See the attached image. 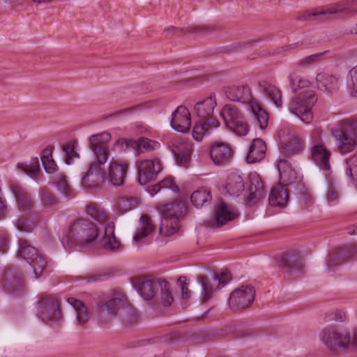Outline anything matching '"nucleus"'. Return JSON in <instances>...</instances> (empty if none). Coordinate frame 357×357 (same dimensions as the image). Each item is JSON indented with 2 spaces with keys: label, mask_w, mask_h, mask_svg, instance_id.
Returning a JSON list of instances; mask_svg holds the SVG:
<instances>
[{
  "label": "nucleus",
  "mask_w": 357,
  "mask_h": 357,
  "mask_svg": "<svg viewBox=\"0 0 357 357\" xmlns=\"http://www.w3.org/2000/svg\"><path fill=\"white\" fill-rule=\"evenodd\" d=\"M99 236L96 224L85 218L73 220L63 235L61 241L66 250L75 245L86 246L93 243Z\"/></svg>",
  "instance_id": "nucleus-1"
},
{
  "label": "nucleus",
  "mask_w": 357,
  "mask_h": 357,
  "mask_svg": "<svg viewBox=\"0 0 357 357\" xmlns=\"http://www.w3.org/2000/svg\"><path fill=\"white\" fill-rule=\"evenodd\" d=\"M157 209L161 213L162 220L159 233L162 234L165 227V235L167 236L177 233L181 227V221L188 215V206L181 200L176 199L169 204L158 205Z\"/></svg>",
  "instance_id": "nucleus-2"
},
{
  "label": "nucleus",
  "mask_w": 357,
  "mask_h": 357,
  "mask_svg": "<svg viewBox=\"0 0 357 357\" xmlns=\"http://www.w3.org/2000/svg\"><path fill=\"white\" fill-rule=\"evenodd\" d=\"M217 103L215 96L211 95L203 101L198 102L195 105L197 116L199 118L192 129L193 138L201 141L205 135L220 126L219 121L213 116V110Z\"/></svg>",
  "instance_id": "nucleus-3"
},
{
  "label": "nucleus",
  "mask_w": 357,
  "mask_h": 357,
  "mask_svg": "<svg viewBox=\"0 0 357 357\" xmlns=\"http://www.w3.org/2000/svg\"><path fill=\"white\" fill-rule=\"evenodd\" d=\"M317 100L315 92L313 90H306L291 99L289 104V109L302 121L309 123L313 119L311 109Z\"/></svg>",
  "instance_id": "nucleus-4"
},
{
  "label": "nucleus",
  "mask_w": 357,
  "mask_h": 357,
  "mask_svg": "<svg viewBox=\"0 0 357 357\" xmlns=\"http://www.w3.org/2000/svg\"><path fill=\"white\" fill-rule=\"evenodd\" d=\"M321 340L324 344L334 354L340 349H346L351 344V335L347 330L329 326L323 329Z\"/></svg>",
  "instance_id": "nucleus-5"
},
{
  "label": "nucleus",
  "mask_w": 357,
  "mask_h": 357,
  "mask_svg": "<svg viewBox=\"0 0 357 357\" xmlns=\"http://www.w3.org/2000/svg\"><path fill=\"white\" fill-rule=\"evenodd\" d=\"M226 127L238 136H245L249 131V126L240 110L231 105H226L220 112Z\"/></svg>",
  "instance_id": "nucleus-6"
},
{
  "label": "nucleus",
  "mask_w": 357,
  "mask_h": 357,
  "mask_svg": "<svg viewBox=\"0 0 357 357\" xmlns=\"http://www.w3.org/2000/svg\"><path fill=\"white\" fill-rule=\"evenodd\" d=\"M342 13L347 15H354L357 13V0H347L330 5L327 7L317 8L307 10L297 17V20H308L311 17L325 15L327 14Z\"/></svg>",
  "instance_id": "nucleus-7"
},
{
  "label": "nucleus",
  "mask_w": 357,
  "mask_h": 357,
  "mask_svg": "<svg viewBox=\"0 0 357 357\" xmlns=\"http://www.w3.org/2000/svg\"><path fill=\"white\" fill-rule=\"evenodd\" d=\"M1 284L9 294L20 296L25 289V281L21 270L15 266H8L3 271Z\"/></svg>",
  "instance_id": "nucleus-8"
},
{
  "label": "nucleus",
  "mask_w": 357,
  "mask_h": 357,
  "mask_svg": "<svg viewBox=\"0 0 357 357\" xmlns=\"http://www.w3.org/2000/svg\"><path fill=\"white\" fill-rule=\"evenodd\" d=\"M38 317L44 322L59 321L63 319L59 302L54 295L43 294L38 301Z\"/></svg>",
  "instance_id": "nucleus-9"
},
{
  "label": "nucleus",
  "mask_w": 357,
  "mask_h": 357,
  "mask_svg": "<svg viewBox=\"0 0 357 357\" xmlns=\"http://www.w3.org/2000/svg\"><path fill=\"white\" fill-rule=\"evenodd\" d=\"M255 299V288L252 285H242L230 294L228 303L232 311L238 312L249 307Z\"/></svg>",
  "instance_id": "nucleus-10"
},
{
  "label": "nucleus",
  "mask_w": 357,
  "mask_h": 357,
  "mask_svg": "<svg viewBox=\"0 0 357 357\" xmlns=\"http://www.w3.org/2000/svg\"><path fill=\"white\" fill-rule=\"evenodd\" d=\"M137 167L138 182L142 185L155 179L162 169L159 159L139 161L137 162Z\"/></svg>",
  "instance_id": "nucleus-11"
},
{
  "label": "nucleus",
  "mask_w": 357,
  "mask_h": 357,
  "mask_svg": "<svg viewBox=\"0 0 357 357\" xmlns=\"http://www.w3.org/2000/svg\"><path fill=\"white\" fill-rule=\"evenodd\" d=\"M197 278L204 291L202 301L205 303L211 298L214 286L216 285V288H218L221 284L225 285L229 281L231 277L229 272L223 271L220 273H215L211 280L204 275H199Z\"/></svg>",
  "instance_id": "nucleus-12"
},
{
  "label": "nucleus",
  "mask_w": 357,
  "mask_h": 357,
  "mask_svg": "<svg viewBox=\"0 0 357 357\" xmlns=\"http://www.w3.org/2000/svg\"><path fill=\"white\" fill-rule=\"evenodd\" d=\"M357 254V245L354 244L342 245L333 250L328 257L327 266L330 271L333 267L345 263Z\"/></svg>",
  "instance_id": "nucleus-13"
},
{
  "label": "nucleus",
  "mask_w": 357,
  "mask_h": 357,
  "mask_svg": "<svg viewBox=\"0 0 357 357\" xmlns=\"http://www.w3.org/2000/svg\"><path fill=\"white\" fill-rule=\"evenodd\" d=\"M237 216V213L230 208L225 202L220 201L215 208L214 218L207 220L205 225L213 229L220 228L227 222L235 219Z\"/></svg>",
  "instance_id": "nucleus-14"
},
{
  "label": "nucleus",
  "mask_w": 357,
  "mask_h": 357,
  "mask_svg": "<svg viewBox=\"0 0 357 357\" xmlns=\"http://www.w3.org/2000/svg\"><path fill=\"white\" fill-rule=\"evenodd\" d=\"M332 132L340 142V151L342 153L350 152L357 144V121L348 128V130L337 129Z\"/></svg>",
  "instance_id": "nucleus-15"
},
{
  "label": "nucleus",
  "mask_w": 357,
  "mask_h": 357,
  "mask_svg": "<svg viewBox=\"0 0 357 357\" xmlns=\"http://www.w3.org/2000/svg\"><path fill=\"white\" fill-rule=\"evenodd\" d=\"M129 163L127 161L114 160L109 162L107 172V179L109 183L114 186H121L124 184Z\"/></svg>",
  "instance_id": "nucleus-16"
},
{
  "label": "nucleus",
  "mask_w": 357,
  "mask_h": 357,
  "mask_svg": "<svg viewBox=\"0 0 357 357\" xmlns=\"http://www.w3.org/2000/svg\"><path fill=\"white\" fill-rule=\"evenodd\" d=\"M105 181V172L98 164L93 162L82 178V185L86 189H95L101 186Z\"/></svg>",
  "instance_id": "nucleus-17"
},
{
  "label": "nucleus",
  "mask_w": 357,
  "mask_h": 357,
  "mask_svg": "<svg viewBox=\"0 0 357 357\" xmlns=\"http://www.w3.org/2000/svg\"><path fill=\"white\" fill-rule=\"evenodd\" d=\"M311 158L323 171L331 172V151L322 144L317 143L310 148Z\"/></svg>",
  "instance_id": "nucleus-18"
},
{
  "label": "nucleus",
  "mask_w": 357,
  "mask_h": 357,
  "mask_svg": "<svg viewBox=\"0 0 357 357\" xmlns=\"http://www.w3.org/2000/svg\"><path fill=\"white\" fill-rule=\"evenodd\" d=\"M132 284L139 295L147 301L154 298L159 287L158 282L144 277L134 278Z\"/></svg>",
  "instance_id": "nucleus-19"
},
{
  "label": "nucleus",
  "mask_w": 357,
  "mask_h": 357,
  "mask_svg": "<svg viewBox=\"0 0 357 357\" xmlns=\"http://www.w3.org/2000/svg\"><path fill=\"white\" fill-rule=\"evenodd\" d=\"M234 151L225 143L215 142L211 146L210 156L215 165H225L231 162Z\"/></svg>",
  "instance_id": "nucleus-20"
},
{
  "label": "nucleus",
  "mask_w": 357,
  "mask_h": 357,
  "mask_svg": "<svg viewBox=\"0 0 357 357\" xmlns=\"http://www.w3.org/2000/svg\"><path fill=\"white\" fill-rule=\"evenodd\" d=\"M172 127L176 131L185 132L190 128L191 117L188 109L180 105L172 114L171 120Z\"/></svg>",
  "instance_id": "nucleus-21"
},
{
  "label": "nucleus",
  "mask_w": 357,
  "mask_h": 357,
  "mask_svg": "<svg viewBox=\"0 0 357 357\" xmlns=\"http://www.w3.org/2000/svg\"><path fill=\"white\" fill-rule=\"evenodd\" d=\"M9 188L20 211H28L33 207L34 202L31 195L20 185L15 181H10Z\"/></svg>",
  "instance_id": "nucleus-22"
},
{
  "label": "nucleus",
  "mask_w": 357,
  "mask_h": 357,
  "mask_svg": "<svg viewBox=\"0 0 357 357\" xmlns=\"http://www.w3.org/2000/svg\"><path fill=\"white\" fill-rule=\"evenodd\" d=\"M126 299L125 295H121L107 300L100 305V315L104 317L107 314L111 318L118 317L120 311L126 303Z\"/></svg>",
  "instance_id": "nucleus-23"
},
{
  "label": "nucleus",
  "mask_w": 357,
  "mask_h": 357,
  "mask_svg": "<svg viewBox=\"0 0 357 357\" xmlns=\"http://www.w3.org/2000/svg\"><path fill=\"white\" fill-rule=\"evenodd\" d=\"M225 92L227 98L231 101L248 104L252 100L251 90L247 84L227 87Z\"/></svg>",
  "instance_id": "nucleus-24"
},
{
  "label": "nucleus",
  "mask_w": 357,
  "mask_h": 357,
  "mask_svg": "<svg viewBox=\"0 0 357 357\" xmlns=\"http://www.w3.org/2000/svg\"><path fill=\"white\" fill-rule=\"evenodd\" d=\"M177 165L187 167L191 158L192 148L188 144L178 142L169 146Z\"/></svg>",
  "instance_id": "nucleus-25"
},
{
  "label": "nucleus",
  "mask_w": 357,
  "mask_h": 357,
  "mask_svg": "<svg viewBox=\"0 0 357 357\" xmlns=\"http://www.w3.org/2000/svg\"><path fill=\"white\" fill-rule=\"evenodd\" d=\"M277 265L287 271L298 270L303 266L301 256L296 252H287L278 256Z\"/></svg>",
  "instance_id": "nucleus-26"
},
{
  "label": "nucleus",
  "mask_w": 357,
  "mask_h": 357,
  "mask_svg": "<svg viewBox=\"0 0 357 357\" xmlns=\"http://www.w3.org/2000/svg\"><path fill=\"white\" fill-rule=\"evenodd\" d=\"M102 247L112 252H117L122 249L121 242L114 236V225L109 222L105 228V234L100 240Z\"/></svg>",
  "instance_id": "nucleus-27"
},
{
  "label": "nucleus",
  "mask_w": 357,
  "mask_h": 357,
  "mask_svg": "<svg viewBox=\"0 0 357 357\" xmlns=\"http://www.w3.org/2000/svg\"><path fill=\"white\" fill-rule=\"evenodd\" d=\"M250 193L247 202L249 204H255L266 196L264 183L260 176L257 174L250 176Z\"/></svg>",
  "instance_id": "nucleus-28"
},
{
  "label": "nucleus",
  "mask_w": 357,
  "mask_h": 357,
  "mask_svg": "<svg viewBox=\"0 0 357 357\" xmlns=\"http://www.w3.org/2000/svg\"><path fill=\"white\" fill-rule=\"evenodd\" d=\"M316 84L319 90L328 93H332L339 89L338 78L324 72L317 75Z\"/></svg>",
  "instance_id": "nucleus-29"
},
{
  "label": "nucleus",
  "mask_w": 357,
  "mask_h": 357,
  "mask_svg": "<svg viewBox=\"0 0 357 357\" xmlns=\"http://www.w3.org/2000/svg\"><path fill=\"white\" fill-rule=\"evenodd\" d=\"M259 90L278 107H281L282 105L281 91L273 85L270 82L261 80L258 82Z\"/></svg>",
  "instance_id": "nucleus-30"
},
{
  "label": "nucleus",
  "mask_w": 357,
  "mask_h": 357,
  "mask_svg": "<svg viewBox=\"0 0 357 357\" xmlns=\"http://www.w3.org/2000/svg\"><path fill=\"white\" fill-rule=\"evenodd\" d=\"M141 225L139 227L133 236L135 243H140L144 238L149 236L155 229L151 218L147 214H143L140 218Z\"/></svg>",
  "instance_id": "nucleus-31"
},
{
  "label": "nucleus",
  "mask_w": 357,
  "mask_h": 357,
  "mask_svg": "<svg viewBox=\"0 0 357 357\" xmlns=\"http://www.w3.org/2000/svg\"><path fill=\"white\" fill-rule=\"evenodd\" d=\"M266 144L260 138H256L252 141L249 148L246 160L249 163H255L261 160L266 154Z\"/></svg>",
  "instance_id": "nucleus-32"
},
{
  "label": "nucleus",
  "mask_w": 357,
  "mask_h": 357,
  "mask_svg": "<svg viewBox=\"0 0 357 357\" xmlns=\"http://www.w3.org/2000/svg\"><path fill=\"white\" fill-rule=\"evenodd\" d=\"M289 199V193L287 188L278 184L274 186L269 194L268 202L273 206H284Z\"/></svg>",
  "instance_id": "nucleus-33"
},
{
  "label": "nucleus",
  "mask_w": 357,
  "mask_h": 357,
  "mask_svg": "<svg viewBox=\"0 0 357 357\" xmlns=\"http://www.w3.org/2000/svg\"><path fill=\"white\" fill-rule=\"evenodd\" d=\"M281 153L287 156L300 153L303 148V140L296 135L291 137L287 141L280 139Z\"/></svg>",
  "instance_id": "nucleus-34"
},
{
  "label": "nucleus",
  "mask_w": 357,
  "mask_h": 357,
  "mask_svg": "<svg viewBox=\"0 0 357 357\" xmlns=\"http://www.w3.org/2000/svg\"><path fill=\"white\" fill-rule=\"evenodd\" d=\"M287 188L289 193H291L296 196L301 205L305 206L311 200L310 194L308 192L304 183L300 180L292 183L291 185Z\"/></svg>",
  "instance_id": "nucleus-35"
},
{
  "label": "nucleus",
  "mask_w": 357,
  "mask_h": 357,
  "mask_svg": "<svg viewBox=\"0 0 357 357\" xmlns=\"http://www.w3.org/2000/svg\"><path fill=\"white\" fill-rule=\"evenodd\" d=\"M225 188L230 195L238 196L245 188L243 178L236 173L230 174L228 176Z\"/></svg>",
  "instance_id": "nucleus-36"
},
{
  "label": "nucleus",
  "mask_w": 357,
  "mask_h": 357,
  "mask_svg": "<svg viewBox=\"0 0 357 357\" xmlns=\"http://www.w3.org/2000/svg\"><path fill=\"white\" fill-rule=\"evenodd\" d=\"M85 211L89 217L100 224H104L109 218L106 211L95 202L87 204L85 207Z\"/></svg>",
  "instance_id": "nucleus-37"
},
{
  "label": "nucleus",
  "mask_w": 357,
  "mask_h": 357,
  "mask_svg": "<svg viewBox=\"0 0 357 357\" xmlns=\"http://www.w3.org/2000/svg\"><path fill=\"white\" fill-rule=\"evenodd\" d=\"M67 301L76 312L78 324L82 326L85 325L89 319L88 310L86 305L81 301L73 297L68 298Z\"/></svg>",
  "instance_id": "nucleus-38"
},
{
  "label": "nucleus",
  "mask_w": 357,
  "mask_h": 357,
  "mask_svg": "<svg viewBox=\"0 0 357 357\" xmlns=\"http://www.w3.org/2000/svg\"><path fill=\"white\" fill-rule=\"evenodd\" d=\"M19 250L17 256L23 258L27 262H29L39 252L38 250L30 245L26 239H19Z\"/></svg>",
  "instance_id": "nucleus-39"
},
{
  "label": "nucleus",
  "mask_w": 357,
  "mask_h": 357,
  "mask_svg": "<svg viewBox=\"0 0 357 357\" xmlns=\"http://www.w3.org/2000/svg\"><path fill=\"white\" fill-rule=\"evenodd\" d=\"M211 199V192L204 188H200L194 191L190 196L192 204L197 208L203 206L205 203L210 202Z\"/></svg>",
  "instance_id": "nucleus-40"
},
{
  "label": "nucleus",
  "mask_w": 357,
  "mask_h": 357,
  "mask_svg": "<svg viewBox=\"0 0 357 357\" xmlns=\"http://www.w3.org/2000/svg\"><path fill=\"white\" fill-rule=\"evenodd\" d=\"M118 317L126 325L132 324L136 322L137 313L135 309L128 303L127 298Z\"/></svg>",
  "instance_id": "nucleus-41"
},
{
  "label": "nucleus",
  "mask_w": 357,
  "mask_h": 357,
  "mask_svg": "<svg viewBox=\"0 0 357 357\" xmlns=\"http://www.w3.org/2000/svg\"><path fill=\"white\" fill-rule=\"evenodd\" d=\"M134 143L133 149L137 155H139L141 152L153 151L155 149V146L158 145L157 142L144 137L134 140Z\"/></svg>",
  "instance_id": "nucleus-42"
},
{
  "label": "nucleus",
  "mask_w": 357,
  "mask_h": 357,
  "mask_svg": "<svg viewBox=\"0 0 357 357\" xmlns=\"http://www.w3.org/2000/svg\"><path fill=\"white\" fill-rule=\"evenodd\" d=\"M164 188L170 189L174 192L179 191V188L175 184L173 178L171 177H166L159 183L149 187L148 191L153 195Z\"/></svg>",
  "instance_id": "nucleus-43"
},
{
  "label": "nucleus",
  "mask_w": 357,
  "mask_h": 357,
  "mask_svg": "<svg viewBox=\"0 0 357 357\" xmlns=\"http://www.w3.org/2000/svg\"><path fill=\"white\" fill-rule=\"evenodd\" d=\"M138 202L136 198L132 197H121L117 199L116 208L121 214H123L135 208Z\"/></svg>",
  "instance_id": "nucleus-44"
},
{
  "label": "nucleus",
  "mask_w": 357,
  "mask_h": 357,
  "mask_svg": "<svg viewBox=\"0 0 357 357\" xmlns=\"http://www.w3.org/2000/svg\"><path fill=\"white\" fill-rule=\"evenodd\" d=\"M158 284L161 290V303L165 307L172 305L174 301V297L170 290L169 282L165 279H159Z\"/></svg>",
  "instance_id": "nucleus-45"
},
{
  "label": "nucleus",
  "mask_w": 357,
  "mask_h": 357,
  "mask_svg": "<svg viewBox=\"0 0 357 357\" xmlns=\"http://www.w3.org/2000/svg\"><path fill=\"white\" fill-rule=\"evenodd\" d=\"M251 111L255 116V118L258 121L261 129H265L268 126V114L261 107V106L257 103L252 104L251 105Z\"/></svg>",
  "instance_id": "nucleus-46"
},
{
  "label": "nucleus",
  "mask_w": 357,
  "mask_h": 357,
  "mask_svg": "<svg viewBox=\"0 0 357 357\" xmlns=\"http://www.w3.org/2000/svg\"><path fill=\"white\" fill-rule=\"evenodd\" d=\"M28 264L31 266L36 278H39L42 275L47 266L45 258L39 252Z\"/></svg>",
  "instance_id": "nucleus-47"
},
{
  "label": "nucleus",
  "mask_w": 357,
  "mask_h": 357,
  "mask_svg": "<svg viewBox=\"0 0 357 357\" xmlns=\"http://www.w3.org/2000/svg\"><path fill=\"white\" fill-rule=\"evenodd\" d=\"M280 178L281 180V183L279 184L283 185L284 187L288 188L291 185L292 183L298 181V179L296 176V172L295 170L292 169L291 167H288L283 171H280Z\"/></svg>",
  "instance_id": "nucleus-48"
},
{
  "label": "nucleus",
  "mask_w": 357,
  "mask_h": 357,
  "mask_svg": "<svg viewBox=\"0 0 357 357\" xmlns=\"http://www.w3.org/2000/svg\"><path fill=\"white\" fill-rule=\"evenodd\" d=\"M54 183L58 189L66 196H71L72 189L68 185L67 177L63 174H59L55 176Z\"/></svg>",
  "instance_id": "nucleus-49"
},
{
  "label": "nucleus",
  "mask_w": 357,
  "mask_h": 357,
  "mask_svg": "<svg viewBox=\"0 0 357 357\" xmlns=\"http://www.w3.org/2000/svg\"><path fill=\"white\" fill-rule=\"evenodd\" d=\"M40 197L41 202L45 206H52L58 202L55 195L47 188H40Z\"/></svg>",
  "instance_id": "nucleus-50"
},
{
  "label": "nucleus",
  "mask_w": 357,
  "mask_h": 357,
  "mask_svg": "<svg viewBox=\"0 0 357 357\" xmlns=\"http://www.w3.org/2000/svg\"><path fill=\"white\" fill-rule=\"evenodd\" d=\"M289 80L291 88L294 93L301 89L308 87L310 84L308 80L303 79L299 75L294 73H290L289 75Z\"/></svg>",
  "instance_id": "nucleus-51"
},
{
  "label": "nucleus",
  "mask_w": 357,
  "mask_h": 357,
  "mask_svg": "<svg viewBox=\"0 0 357 357\" xmlns=\"http://www.w3.org/2000/svg\"><path fill=\"white\" fill-rule=\"evenodd\" d=\"M94 155H96L97 162H95L96 164H98L100 167L104 165L107 160H108L109 155V151L106 146H100V147H91Z\"/></svg>",
  "instance_id": "nucleus-52"
},
{
  "label": "nucleus",
  "mask_w": 357,
  "mask_h": 357,
  "mask_svg": "<svg viewBox=\"0 0 357 357\" xmlns=\"http://www.w3.org/2000/svg\"><path fill=\"white\" fill-rule=\"evenodd\" d=\"M110 138L111 136L108 132L91 135L89 138L90 147L106 146L105 144L109 141Z\"/></svg>",
  "instance_id": "nucleus-53"
},
{
  "label": "nucleus",
  "mask_w": 357,
  "mask_h": 357,
  "mask_svg": "<svg viewBox=\"0 0 357 357\" xmlns=\"http://www.w3.org/2000/svg\"><path fill=\"white\" fill-rule=\"evenodd\" d=\"M347 167L346 174L353 181L357 180V155H354L346 160Z\"/></svg>",
  "instance_id": "nucleus-54"
},
{
  "label": "nucleus",
  "mask_w": 357,
  "mask_h": 357,
  "mask_svg": "<svg viewBox=\"0 0 357 357\" xmlns=\"http://www.w3.org/2000/svg\"><path fill=\"white\" fill-rule=\"evenodd\" d=\"M62 150L65 155V162L67 165L73 162V158L79 157L75 151V147L73 142H68L62 146Z\"/></svg>",
  "instance_id": "nucleus-55"
},
{
  "label": "nucleus",
  "mask_w": 357,
  "mask_h": 357,
  "mask_svg": "<svg viewBox=\"0 0 357 357\" xmlns=\"http://www.w3.org/2000/svg\"><path fill=\"white\" fill-rule=\"evenodd\" d=\"M18 168L29 175H36L40 170L38 160L36 158V160H33V162L30 165L19 163Z\"/></svg>",
  "instance_id": "nucleus-56"
},
{
  "label": "nucleus",
  "mask_w": 357,
  "mask_h": 357,
  "mask_svg": "<svg viewBox=\"0 0 357 357\" xmlns=\"http://www.w3.org/2000/svg\"><path fill=\"white\" fill-rule=\"evenodd\" d=\"M339 192L336 188L331 184L328 183V190L326 197L329 205H336L339 200Z\"/></svg>",
  "instance_id": "nucleus-57"
},
{
  "label": "nucleus",
  "mask_w": 357,
  "mask_h": 357,
  "mask_svg": "<svg viewBox=\"0 0 357 357\" xmlns=\"http://www.w3.org/2000/svg\"><path fill=\"white\" fill-rule=\"evenodd\" d=\"M324 53H319V54H314L307 56L302 59L301 60H300L297 63V66L299 67H304V68L308 67V66L318 62L320 59L321 56Z\"/></svg>",
  "instance_id": "nucleus-58"
},
{
  "label": "nucleus",
  "mask_w": 357,
  "mask_h": 357,
  "mask_svg": "<svg viewBox=\"0 0 357 357\" xmlns=\"http://www.w3.org/2000/svg\"><path fill=\"white\" fill-rule=\"evenodd\" d=\"M134 144L135 143L133 139H119L114 143L113 149L118 150L119 151H125L127 149H133Z\"/></svg>",
  "instance_id": "nucleus-59"
},
{
  "label": "nucleus",
  "mask_w": 357,
  "mask_h": 357,
  "mask_svg": "<svg viewBox=\"0 0 357 357\" xmlns=\"http://www.w3.org/2000/svg\"><path fill=\"white\" fill-rule=\"evenodd\" d=\"M178 282L180 283L182 299H188L190 297L191 292L188 287V283L186 282V278L180 277L178 280Z\"/></svg>",
  "instance_id": "nucleus-60"
},
{
  "label": "nucleus",
  "mask_w": 357,
  "mask_h": 357,
  "mask_svg": "<svg viewBox=\"0 0 357 357\" xmlns=\"http://www.w3.org/2000/svg\"><path fill=\"white\" fill-rule=\"evenodd\" d=\"M18 230L23 232H31L33 230V225L27 222L24 218L18 219L15 223Z\"/></svg>",
  "instance_id": "nucleus-61"
},
{
  "label": "nucleus",
  "mask_w": 357,
  "mask_h": 357,
  "mask_svg": "<svg viewBox=\"0 0 357 357\" xmlns=\"http://www.w3.org/2000/svg\"><path fill=\"white\" fill-rule=\"evenodd\" d=\"M8 250V238L6 234L0 232V252L5 253Z\"/></svg>",
  "instance_id": "nucleus-62"
},
{
  "label": "nucleus",
  "mask_w": 357,
  "mask_h": 357,
  "mask_svg": "<svg viewBox=\"0 0 357 357\" xmlns=\"http://www.w3.org/2000/svg\"><path fill=\"white\" fill-rule=\"evenodd\" d=\"M44 169L48 174L54 173L57 168L56 164L52 158H50L47 162L43 163Z\"/></svg>",
  "instance_id": "nucleus-63"
},
{
  "label": "nucleus",
  "mask_w": 357,
  "mask_h": 357,
  "mask_svg": "<svg viewBox=\"0 0 357 357\" xmlns=\"http://www.w3.org/2000/svg\"><path fill=\"white\" fill-rule=\"evenodd\" d=\"M349 75L352 81L353 91L357 95V66L350 70Z\"/></svg>",
  "instance_id": "nucleus-64"
}]
</instances>
